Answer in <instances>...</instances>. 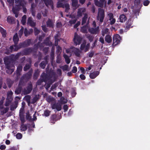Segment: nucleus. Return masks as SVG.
<instances>
[{
	"label": "nucleus",
	"instance_id": "obj_1",
	"mask_svg": "<svg viewBox=\"0 0 150 150\" xmlns=\"http://www.w3.org/2000/svg\"><path fill=\"white\" fill-rule=\"evenodd\" d=\"M15 6L13 7L12 8V11L13 13L15 14L16 18L18 16V11L21 8V6H25L26 2L25 0H15Z\"/></svg>",
	"mask_w": 150,
	"mask_h": 150
},
{
	"label": "nucleus",
	"instance_id": "obj_2",
	"mask_svg": "<svg viewBox=\"0 0 150 150\" xmlns=\"http://www.w3.org/2000/svg\"><path fill=\"white\" fill-rule=\"evenodd\" d=\"M4 61L5 64L6 65V73L9 74H11L13 71L14 66L12 64L8 62V58H4Z\"/></svg>",
	"mask_w": 150,
	"mask_h": 150
},
{
	"label": "nucleus",
	"instance_id": "obj_3",
	"mask_svg": "<svg viewBox=\"0 0 150 150\" xmlns=\"http://www.w3.org/2000/svg\"><path fill=\"white\" fill-rule=\"evenodd\" d=\"M66 52L67 53H74L75 55L77 57H80L81 56L82 53L81 51L79 49L72 47L69 49L66 50Z\"/></svg>",
	"mask_w": 150,
	"mask_h": 150
},
{
	"label": "nucleus",
	"instance_id": "obj_4",
	"mask_svg": "<svg viewBox=\"0 0 150 150\" xmlns=\"http://www.w3.org/2000/svg\"><path fill=\"white\" fill-rule=\"evenodd\" d=\"M104 11L103 9L101 8L98 9V13L97 17L98 20H99L101 23L103 22L104 18Z\"/></svg>",
	"mask_w": 150,
	"mask_h": 150
},
{
	"label": "nucleus",
	"instance_id": "obj_5",
	"mask_svg": "<svg viewBox=\"0 0 150 150\" xmlns=\"http://www.w3.org/2000/svg\"><path fill=\"white\" fill-rule=\"evenodd\" d=\"M82 39V38L80 36L78 35L76 33H75L73 41L75 45H79L81 43Z\"/></svg>",
	"mask_w": 150,
	"mask_h": 150
},
{
	"label": "nucleus",
	"instance_id": "obj_6",
	"mask_svg": "<svg viewBox=\"0 0 150 150\" xmlns=\"http://www.w3.org/2000/svg\"><path fill=\"white\" fill-rule=\"evenodd\" d=\"M121 40V38L118 34H116L113 37V44L114 46H115L120 43Z\"/></svg>",
	"mask_w": 150,
	"mask_h": 150
},
{
	"label": "nucleus",
	"instance_id": "obj_7",
	"mask_svg": "<svg viewBox=\"0 0 150 150\" xmlns=\"http://www.w3.org/2000/svg\"><path fill=\"white\" fill-rule=\"evenodd\" d=\"M46 77L45 73H43L41 75L40 79L38 81L37 83V85H40L41 84V83L43 81L46 82Z\"/></svg>",
	"mask_w": 150,
	"mask_h": 150
},
{
	"label": "nucleus",
	"instance_id": "obj_8",
	"mask_svg": "<svg viewBox=\"0 0 150 150\" xmlns=\"http://www.w3.org/2000/svg\"><path fill=\"white\" fill-rule=\"evenodd\" d=\"M57 7H62L63 8H65V11L67 12H68L69 9V4L67 3L62 4V3L59 2L57 3Z\"/></svg>",
	"mask_w": 150,
	"mask_h": 150
},
{
	"label": "nucleus",
	"instance_id": "obj_9",
	"mask_svg": "<svg viewBox=\"0 0 150 150\" xmlns=\"http://www.w3.org/2000/svg\"><path fill=\"white\" fill-rule=\"evenodd\" d=\"M90 46L89 44L87 43L84 41L81 45L80 49L81 50H84L85 52H86L88 50Z\"/></svg>",
	"mask_w": 150,
	"mask_h": 150
},
{
	"label": "nucleus",
	"instance_id": "obj_10",
	"mask_svg": "<svg viewBox=\"0 0 150 150\" xmlns=\"http://www.w3.org/2000/svg\"><path fill=\"white\" fill-rule=\"evenodd\" d=\"M3 102V100H1L0 101V109L2 115H3L6 113L9 110V108L8 107L4 109Z\"/></svg>",
	"mask_w": 150,
	"mask_h": 150
},
{
	"label": "nucleus",
	"instance_id": "obj_11",
	"mask_svg": "<svg viewBox=\"0 0 150 150\" xmlns=\"http://www.w3.org/2000/svg\"><path fill=\"white\" fill-rule=\"evenodd\" d=\"M86 11V9L83 7L81 8L78 9L77 16V17H80L82 16L83 14L85 13H84Z\"/></svg>",
	"mask_w": 150,
	"mask_h": 150
},
{
	"label": "nucleus",
	"instance_id": "obj_12",
	"mask_svg": "<svg viewBox=\"0 0 150 150\" xmlns=\"http://www.w3.org/2000/svg\"><path fill=\"white\" fill-rule=\"evenodd\" d=\"M32 84L30 83L28 84L27 87L23 90V93L25 95L28 94L31 92L32 90Z\"/></svg>",
	"mask_w": 150,
	"mask_h": 150
},
{
	"label": "nucleus",
	"instance_id": "obj_13",
	"mask_svg": "<svg viewBox=\"0 0 150 150\" xmlns=\"http://www.w3.org/2000/svg\"><path fill=\"white\" fill-rule=\"evenodd\" d=\"M17 44H15L13 46L12 45L10 47V49L12 52L13 51H16L22 47L21 45H20V44L19 45L17 46Z\"/></svg>",
	"mask_w": 150,
	"mask_h": 150
},
{
	"label": "nucleus",
	"instance_id": "obj_14",
	"mask_svg": "<svg viewBox=\"0 0 150 150\" xmlns=\"http://www.w3.org/2000/svg\"><path fill=\"white\" fill-rule=\"evenodd\" d=\"M42 1H44L46 5L47 6H50L52 9L53 8V6L52 4V2L51 0H41ZM35 1H37V0H35Z\"/></svg>",
	"mask_w": 150,
	"mask_h": 150
},
{
	"label": "nucleus",
	"instance_id": "obj_15",
	"mask_svg": "<svg viewBox=\"0 0 150 150\" xmlns=\"http://www.w3.org/2000/svg\"><path fill=\"white\" fill-rule=\"evenodd\" d=\"M89 31L91 33L94 34H96L99 31V27L98 26L96 28H88Z\"/></svg>",
	"mask_w": 150,
	"mask_h": 150
},
{
	"label": "nucleus",
	"instance_id": "obj_16",
	"mask_svg": "<svg viewBox=\"0 0 150 150\" xmlns=\"http://www.w3.org/2000/svg\"><path fill=\"white\" fill-rule=\"evenodd\" d=\"M27 24L32 27H34L35 26L36 23L34 22L32 18L30 17L28 18V20Z\"/></svg>",
	"mask_w": 150,
	"mask_h": 150
},
{
	"label": "nucleus",
	"instance_id": "obj_17",
	"mask_svg": "<svg viewBox=\"0 0 150 150\" xmlns=\"http://www.w3.org/2000/svg\"><path fill=\"white\" fill-rule=\"evenodd\" d=\"M52 108L53 109H56L57 111H59L61 110L62 108L60 104L58 103H55L52 105Z\"/></svg>",
	"mask_w": 150,
	"mask_h": 150
},
{
	"label": "nucleus",
	"instance_id": "obj_18",
	"mask_svg": "<svg viewBox=\"0 0 150 150\" xmlns=\"http://www.w3.org/2000/svg\"><path fill=\"white\" fill-rule=\"evenodd\" d=\"M99 74V72L96 71L93 73H91L90 74V77L92 79L95 78Z\"/></svg>",
	"mask_w": 150,
	"mask_h": 150
},
{
	"label": "nucleus",
	"instance_id": "obj_19",
	"mask_svg": "<svg viewBox=\"0 0 150 150\" xmlns=\"http://www.w3.org/2000/svg\"><path fill=\"white\" fill-rule=\"evenodd\" d=\"M127 19V18L125 16L124 14L120 15V16L119 20V21L121 23H123Z\"/></svg>",
	"mask_w": 150,
	"mask_h": 150
},
{
	"label": "nucleus",
	"instance_id": "obj_20",
	"mask_svg": "<svg viewBox=\"0 0 150 150\" xmlns=\"http://www.w3.org/2000/svg\"><path fill=\"white\" fill-rule=\"evenodd\" d=\"M30 43V40L28 39L25 41L23 43H21L20 44V45H21L22 47H25L28 46Z\"/></svg>",
	"mask_w": 150,
	"mask_h": 150
},
{
	"label": "nucleus",
	"instance_id": "obj_21",
	"mask_svg": "<svg viewBox=\"0 0 150 150\" xmlns=\"http://www.w3.org/2000/svg\"><path fill=\"white\" fill-rule=\"evenodd\" d=\"M72 1V6L73 7L76 8L79 7V6L78 5V0H71Z\"/></svg>",
	"mask_w": 150,
	"mask_h": 150
},
{
	"label": "nucleus",
	"instance_id": "obj_22",
	"mask_svg": "<svg viewBox=\"0 0 150 150\" xmlns=\"http://www.w3.org/2000/svg\"><path fill=\"white\" fill-rule=\"evenodd\" d=\"M95 5L99 7H103L104 5V3L102 1L99 2L98 0H94Z\"/></svg>",
	"mask_w": 150,
	"mask_h": 150
},
{
	"label": "nucleus",
	"instance_id": "obj_23",
	"mask_svg": "<svg viewBox=\"0 0 150 150\" xmlns=\"http://www.w3.org/2000/svg\"><path fill=\"white\" fill-rule=\"evenodd\" d=\"M13 39L15 44H17L19 40V38H18L17 33H16L14 35Z\"/></svg>",
	"mask_w": 150,
	"mask_h": 150
},
{
	"label": "nucleus",
	"instance_id": "obj_24",
	"mask_svg": "<svg viewBox=\"0 0 150 150\" xmlns=\"http://www.w3.org/2000/svg\"><path fill=\"white\" fill-rule=\"evenodd\" d=\"M47 26L53 27L54 25V22L53 21L51 20L50 19H48L47 22Z\"/></svg>",
	"mask_w": 150,
	"mask_h": 150
},
{
	"label": "nucleus",
	"instance_id": "obj_25",
	"mask_svg": "<svg viewBox=\"0 0 150 150\" xmlns=\"http://www.w3.org/2000/svg\"><path fill=\"white\" fill-rule=\"evenodd\" d=\"M44 44L46 45L51 46L52 45V43L49 40V38H47L45 41Z\"/></svg>",
	"mask_w": 150,
	"mask_h": 150
},
{
	"label": "nucleus",
	"instance_id": "obj_26",
	"mask_svg": "<svg viewBox=\"0 0 150 150\" xmlns=\"http://www.w3.org/2000/svg\"><path fill=\"white\" fill-rule=\"evenodd\" d=\"M14 21V18L10 16H8L7 18V21L9 23H13Z\"/></svg>",
	"mask_w": 150,
	"mask_h": 150
},
{
	"label": "nucleus",
	"instance_id": "obj_27",
	"mask_svg": "<svg viewBox=\"0 0 150 150\" xmlns=\"http://www.w3.org/2000/svg\"><path fill=\"white\" fill-rule=\"evenodd\" d=\"M105 40L108 43H110L112 40L111 37L110 35H107L105 38Z\"/></svg>",
	"mask_w": 150,
	"mask_h": 150
},
{
	"label": "nucleus",
	"instance_id": "obj_28",
	"mask_svg": "<svg viewBox=\"0 0 150 150\" xmlns=\"http://www.w3.org/2000/svg\"><path fill=\"white\" fill-rule=\"evenodd\" d=\"M88 18V15L87 14L85 13V14H84V17L82 19V25H83L84 24H85L87 19Z\"/></svg>",
	"mask_w": 150,
	"mask_h": 150
},
{
	"label": "nucleus",
	"instance_id": "obj_29",
	"mask_svg": "<svg viewBox=\"0 0 150 150\" xmlns=\"http://www.w3.org/2000/svg\"><path fill=\"white\" fill-rule=\"evenodd\" d=\"M13 94V93L11 91H8L7 93V99H13L12 97V95Z\"/></svg>",
	"mask_w": 150,
	"mask_h": 150
},
{
	"label": "nucleus",
	"instance_id": "obj_30",
	"mask_svg": "<svg viewBox=\"0 0 150 150\" xmlns=\"http://www.w3.org/2000/svg\"><path fill=\"white\" fill-rule=\"evenodd\" d=\"M31 97L29 95H27L24 98V99L26 101L28 104L30 103V99Z\"/></svg>",
	"mask_w": 150,
	"mask_h": 150
},
{
	"label": "nucleus",
	"instance_id": "obj_31",
	"mask_svg": "<svg viewBox=\"0 0 150 150\" xmlns=\"http://www.w3.org/2000/svg\"><path fill=\"white\" fill-rule=\"evenodd\" d=\"M109 33V30L108 28H106L103 30L102 31V35L104 36L105 34H107Z\"/></svg>",
	"mask_w": 150,
	"mask_h": 150
},
{
	"label": "nucleus",
	"instance_id": "obj_32",
	"mask_svg": "<svg viewBox=\"0 0 150 150\" xmlns=\"http://www.w3.org/2000/svg\"><path fill=\"white\" fill-rule=\"evenodd\" d=\"M107 17L109 19V20H111V19L114 18L113 14L110 12H108L107 13Z\"/></svg>",
	"mask_w": 150,
	"mask_h": 150
},
{
	"label": "nucleus",
	"instance_id": "obj_33",
	"mask_svg": "<svg viewBox=\"0 0 150 150\" xmlns=\"http://www.w3.org/2000/svg\"><path fill=\"white\" fill-rule=\"evenodd\" d=\"M0 32L2 34L3 37H5L6 36V30H4L3 28L0 27Z\"/></svg>",
	"mask_w": 150,
	"mask_h": 150
},
{
	"label": "nucleus",
	"instance_id": "obj_34",
	"mask_svg": "<svg viewBox=\"0 0 150 150\" xmlns=\"http://www.w3.org/2000/svg\"><path fill=\"white\" fill-rule=\"evenodd\" d=\"M64 57L65 59V61L67 64H69L70 62V59L69 57L66 54L64 55Z\"/></svg>",
	"mask_w": 150,
	"mask_h": 150
},
{
	"label": "nucleus",
	"instance_id": "obj_35",
	"mask_svg": "<svg viewBox=\"0 0 150 150\" xmlns=\"http://www.w3.org/2000/svg\"><path fill=\"white\" fill-rule=\"evenodd\" d=\"M22 69V67L21 66L19 65L17 67V74L18 75L20 74V72L21 71Z\"/></svg>",
	"mask_w": 150,
	"mask_h": 150
},
{
	"label": "nucleus",
	"instance_id": "obj_36",
	"mask_svg": "<svg viewBox=\"0 0 150 150\" xmlns=\"http://www.w3.org/2000/svg\"><path fill=\"white\" fill-rule=\"evenodd\" d=\"M7 83L9 87H10L13 83L12 81L10 79L8 78L6 79Z\"/></svg>",
	"mask_w": 150,
	"mask_h": 150
},
{
	"label": "nucleus",
	"instance_id": "obj_37",
	"mask_svg": "<svg viewBox=\"0 0 150 150\" xmlns=\"http://www.w3.org/2000/svg\"><path fill=\"white\" fill-rule=\"evenodd\" d=\"M12 99L6 98V102L5 104V105L6 106H8L11 103Z\"/></svg>",
	"mask_w": 150,
	"mask_h": 150
},
{
	"label": "nucleus",
	"instance_id": "obj_38",
	"mask_svg": "<svg viewBox=\"0 0 150 150\" xmlns=\"http://www.w3.org/2000/svg\"><path fill=\"white\" fill-rule=\"evenodd\" d=\"M21 130L23 131H25L27 129V127L26 125L22 124L20 127Z\"/></svg>",
	"mask_w": 150,
	"mask_h": 150
},
{
	"label": "nucleus",
	"instance_id": "obj_39",
	"mask_svg": "<svg viewBox=\"0 0 150 150\" xmlns=\"http://www.w3.org/2000/svg\"><path fill=\"white\" fill-rule=\"evenodd\" d=\"M26 17L25 15H24L22 17L21 20V23L24 25L26 23Z\"/></svg>",
	"mask_w": 150,
	"mask_h": 150
},
{
	"label": "nucleus",
	"instance_id": "obj_40",
	"mask_svg": "<svg viewBox=\"0 0 150 150\" xmlns=\"http://www.w3.org/2000/svg\"><path fill=\"white\" fill-rule=\"evenodd\" d=\"M88 27V26H83L82 27L81 29V32L84 33H86L87 31Z\"/></svg>",
	"mask_w": 150,
	"mask_h": 150
},
{
	"label": "nucleus",
	"instance_id": "obj_41",
	"mask_svg": "<svg viewBox=\"0 0 150 150\" xmlns=\"http://www.w3.org/2000/svg\"><path fill=\"white\" fill-rule=\"evenodd\" d=\"M50 111L48 110H46L44 111V114L45 116L47 117L50 115Z\"/></svg>",
	"mask_w": 150,
	"mask_h": 150
},
{
	"label": "nucleus",
	"instance_id": "obj_42",
	"mask_svg": "<svg viewBox=\"0 0 150 150\" xmlns=\"http://www.w3.org/2000/svg\"><path fill=\"white\" fill-rule=\"evenodd\" d=\"M60 68L62 69L64 71H69L68 70V66L67 65H65L64 66H62Z\"/></svg>",
	"mask_w": 150,
	"mask_h": 150
},
{
	"label": "nucleus",
	"instance_id": "obj_43",
	"mask_svg": "<svg viewBox=\"0 0 150 150\" xmlns=\"http://www.w3.org/2000/svg\"><path fill=\"white\" fill-rule=\"evenodd\" d=\"M24 30V28L23 27H22L19 30L18 32V34L19 36L21 37L23 34V31Z\"/></svg>",
	"mask_w": 150,
	"mask_h": 150
},
{
	"label": "nucleus",
	"instance_id": "obj_44",
	"mask_svg": "<svg viewBox=\"0 0 150 150\" xmlns=\"http://www.w3.org/2000/svg\"><path fill=\"white\" fill-rule=\"evenodd\" d=\"M46 66V64L45 62H42L40 64V67L42 69H44Z\"/></svg>",
	"mask_w": 150,
	"mask_h": 150
},
{
	"label": "nucleus",
	"instance_id": "obj_45",
	"mask_svg": "<svg viewBox=\"0 0 150 150\" xmlns=\"http://www.w3.org/2000/svg\"><path fill=\"white\" fill-rule=\"evenodd\" d=\"M21 89L20 88H16L15 91V93L17 94H19L21 92Z\"/></svg>",
	"mask_w": 150,
	"mask_h": 150
},
{
	"label": "nucleus",
	"instance_id": "obj_46",
	"mask_svg": "<svg viewBox=\"0 0 150 150\" xmlns=\"http://www.w3.org/2000/svg\"><path fill=\"white\" fill-rule=\"evenodd\" d=\"M34 32L35 35H37L40 33V30L36 28H35L34 29Z\"/></svg>",
	"mask_w": 150,
	"mask_h": 150
},
{
	"label": "nucleus",
	"instance_id": "obj_47",
	"mask_svg": "<svg viewBox=\"0 0 150 150\" xmlns=\"http://www.w3.org/2000/svg\"><path fill=\"white\" fill-rule=\"evenodd\" d=\"M30 67V65L28 64H27L24 67V69H23L24 70V71H26L28 69H29Z\"/></svg>",
	"mask_w": 150,
	"mask_h": 150
},
{
	"label": "nucleus",
	"instance_id": "obj_48",
	"mask_svg": "<svg viewBox=\"0 0 150 150\" xmlns=\"http://www.w3.org/2000/svg\"><path fill=\"white\" fill-rule=\"evenodd\" d=\"M22 135L21 133H18L16 135V137L17 139H20L22 137Z\"/></svg>",
	"mask_w": 150,
	"mask_h": 150
},
{
	"label": "nucleus",
	"instance_id": "obj_49",
	"mask_svg": "<svg viewBox=\"0 0 150 150\" xmlns=\"http://www.w3.org/2000/svg\"><path fill=\"white\" fill-rule=\"evenodd\" d=\"M58 36H56L54 37V39L55 40V46H57L58 44V39L57 38Z\"/></svg>",
	"mask_w": 150,
	"mask_h": 150
},
{
	"label": "nucleus",
	"instance_id": "obj_50",
	"mask_svg": "<svg viewBox=\"0 0 150 150\" xmlns=\"http://www.w3.org/2000/svg\"><path fill=\"white\" fill-rule=\"evenodd\" d=\"M129 21L128 23L126 25V27L127 28H129L131 27V25L132 24V23L130 22L129 23Z\"/></svg>",
	"mask_w": 150,
	"mask_h": 150
},
{
	"label": "nucleus",
	"instance_id": "obj_51",
	"mask_svg": "<svg viewBox=\"0 0 150 150\" xmlns=\"http://www.w3.org/2000/svg\"><path fill=\"white\" fill-rule=\"evenodd\" d=\"M47 12L48 11L46 9L42 12V14L44 17H46L47 16Z\"/></svg>",
	"mask_w": 150,
	"mask_h": 150
},
{
	"label": "nucleus",
	"instance_id": "obj_52",
	"mask_svg": "<svg viewBox=\"0 0 150 150\" xmlns=\"http://www.w3.org/2000/svg\"><path fill=\"white\" fill-rule=\"evenodd\" d=\"M32 50L31 49H29L26 50H25V54H29L30 52H32Z\"/></svg>",
	"mask_w": 150,
	"mask_h": 150
},
{
	"label": "nucleus",
	"instance_id": "obj_53",
	"mask_svg": "<svg viewBox=\"0 0 150 150\" xmlns=\"http://www.w3.org/2000/svg\"><path fill=\"white\" fill-rule=\"evenodd\" d=\"M94 54V52L93 51L89 52L88 53V55L89 57H92Z\"/></svg>",
	"mask_w": 150,
	"mask_h": 150
},
{
	"label": "nucleus",
	"instance_id": "obj_54",
	"mask_svg": "<svg viewBox=\"0 0 150 150\" xmlns=\"http://www.w3.org/2000/svg\"><path fill=\"white\" fill-rule=\"evenodd\" d=\"M134 13L136 15H138L139 13V10L138 9L134 10L133 11Z\"/></svg>",
	"mask_w": 150,
	"mask_h": 150
},
{
	"label": "nucleus",
	"instance_id": "obj_55",
	"mask_svg": "<svg viewBox=\"0 0 150 150\" xmlns=\"http://www.w3.org/2000/svg\"><path fill=\"white\" fill-rule=\"evenodd\" d=\"M62 51L61 48L59 46H58L57 48V52L58 53H60Z\"/></svg>",
	"mask_w": 150,
	"mask_h": 150
},
{
	"label": "nucleus",
	"instance_id": "obj_56",
	"mask_svg": "<svg viewBox=\"0 0 150 150\" xmlns=\"http://www.w3.org/2000/svg\"><path fill=\"white\" fill-rule=\"evenodd\" d=\"M24 33L25 36H27L29 34V32L26 28L25 29Z\"/></svg>",
	"mask_w": 150,
	"mask_h": 150
},
{
	"label": "nucleus",
	"instance_id": "obj_57",
	"mask_svg": "<svg viewBox=\"0 0 150 150\" xmlns=\"http://www.w3.org/2000/svg\"><path fill=\"white\" fill-rule=\"evenodd\" d=\"M77 71V68L76 67H73L72 71L73 73H75Z\"/></svg>",
	"mask_w": 150,
	"mask_h": 150
},
{
	"label": "nucleus",
	"instance_id": "obj_58",
	"mask_svg": "<svg viewBox=\"0 0 150 150\" xmlns=\"http://www.w3.org/2000/svg\"><path fill=\"white\" fill-rule=\"evenodd\" d=\"M37 100V98L36 96H35L34 97L32 100V101L31 102V103H35Z\"/></svg>",
	"mask_w": 150,
	"mask_h": 150
},
{
	"label": "nucleus",
	"instance_id": "obj_59",
	"mask_svg": "<svg viewBox=\"0 0 150 150\" xmlns=\"http://www.w3.org/2000/svg\"><path fill=\"white\" fill-rule=\"evenodd\" d=\"M110 24L111 25H112L115 23V19L114 18H113L112 19H111V20H110Z\"/></svg>",
	"mask_w": 150,
	"mask_h": 150
},
{
	"label": "nucleus",
	"instance_id": "obj_60",
	"mask_svg": "<svg viewBox=\"0 0 150 150\" xmlns=\"http://www.w3.org/2000/svg\"><path fill=\"white\" fill-rule=\"evenodd\" d=\"M68 107L67 105H64L63 107V109L64 110V112L67 111L68 110Z\"/></svg>",
	"mask_w": 150,
	"mask_h": 150
},
{
	"label": "nucleus",
	"instance_id": "obj_61",
	"mask_svg": "<svg viewBox=\"0 0 150 150\" xmlns=\"http://www.w3.org/2000/svg\"><path fill=\"white\" fill-rule=\"evenodd\" d=\"M76 21V20L75 19L71 21H70L69 23L71 25L74 24Z\"/></svg>",
	"mask_w": 150,
	"mask_h": 150
},
{
	"label": "nucleus",
	"instance_id": "obj_62",
	"mask_svg": "<svg viewBox=\"0 0 150 150\" xmlns=\"http://www.w3.org/2000/svg\"><path fill=\"white\" fill-rule=\"evenodd\" d=\"M141 0H135V4L137 5L139 4L140 3Z\"/></svg>",
	"mask_w": 150,
	"mask_h": 150
},
{
	"label": "nucleus",
	"instance_id": "obj_63",
	"mask_svg": "<svg viewBox=\"0 0 150 150\" xmlns=\"http://www.w3.org/2000/svg\"><path fill=\"white\" fill-rule=\"evenodd\" d=\"M61 58L58 56L57 57V59L56 61V62L57 63H60L61 62Z\"/></svg>",
	"mask_w": 150,
	"mask_h": 150
},
{
	"label": "nucleus",
	"instance_id": "obj_64",
	"mask_svg": "<svg viewBox=\"0 0 150 150\" xmlns=\"http://www.w3.org/2000/svg\"><path fill=\"white\" fill-rule=\"evenodd\" d=\"M149 3L148 0H146L144 2V5L145 6H147Z\"/></svg>",
	"mask_w": 150,
	"mask_h": 150
}]
</instances>
